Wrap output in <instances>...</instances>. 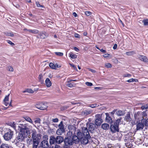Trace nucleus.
I'll return each mask as SVG.
<instances>
[{
  "label": "nucleus",
  "instance_id": "obj_1",
  "mask_svg": "<svg viewBox=\"0 0 148 148\" xmlns=\"http://www.w3.org/2000/svg\"><path fill=\"white\" fill-rule=\"evenodd\" d=\"M81 132L82 134L80 141L82 144H87L88 143V139L90 138L87 128L83 127Z\"/></svg>",
  "mask_w": 148,
  "mask_h": 148
},
{
  "label": "nucleus",
  "instance_id": "obj_2",
  "mask_svg": "<svg viewBox=\"0 0 148 148\" xmlns=\"http://www.w3.org/2000/svg\"><path fill=\"white\" fill-rule=\"evenodd\" d=\"M32 138L33 140L32 145L38 146L40 139L39 138V134H38L37 131L35 129L32 130Z\"/></svg>",
  "mask_w": 148,
  "mask_h": 148
},
{
  "label": "nucleus",
  "instance_id": "obj_3",
  "mask_svg": "<svg viewBox=\"0 0 148 148\" xmlns=\"http://www.w3.org/2000/svg\"><path fill=\"white\" fill-rule=\"evenodd\" d=\"M18 127L19 129L20 133H22L26 135H28L29 132V129L25 124H20Z\"/></svg>",
  "mask_w": 148,
  "mask_h": 148
},
{
  "label": "nucleus",
  "instance_id": "obj_4",
  "mask_svg": "<svg viewBox=\"0 0 148 148\" xmlns=\"http://www.w3.org/2000/svg\"><path fill=\"white\" fill-rule=\"evenodd\" d=\"M64 148H69V146L72 145L73 144V140L70 137L65 138L64 140Z\"/></svg>",
  "mask_w": 148,
  "mask_h": 148
},
{
  "label": "nucleus",
  "instance_id": "obj_5",
  "mask_svg": "<svg viewBox=\"0 0 148 148\" xmlns=\"http://www.w3.org/2000/svg\"><path fill=\"white\" fill-rule=\"evenodd\" d=\"M14 135L13 131L9 130L3 136L4 139L6 141H9L12 138Z\"/></svg>",
  "mask_w": 148,
  "mask_h": 148
},
{
  "label": "nucleus",
  "instance_id": "obj_6",
  "mask_svg": "<svg viewBox=\"0 0 148 148\" xmlns=\"http://www.w3.org/2000/svg\"><path fill=\"white\" fill-rule=\"evenodd\" d=\"M25 134H24L22 133H20L18 134V135L16 137L14 142L16 143H18L20 142H22L25 139V136H27Z\"/></svg>",
  "mask_w": 148,
  "mask_h": 148
},
{
  "label": "nucleus",
  "instance_id": "obj_7",
  "mask_svg": "<svg viewBox=\"0 0 148 148\" xmlns=\"http://www.w3.org/2000/svg\"><path fill=\"white\" fill-rule=\"evenodd\" d=\"M77 136L75 135L73 136L72 139L73 140V141L75 143H78L80 140L81 137V136L82 132L80 130H77Z\"/></svg>",
  "mask_w": 148,
  "mask_h": 148
},
{
  "label": "nucleus",
  "instance_id": "obj_8",
  "mask_svg": "<svg viewBox=\"0 0 148 148\" xmlns=\"http://www.w3.org/2000/svg\"><path fill=\"white\" fill-rule=\"evenodd\" d=\"M102 114H97L95 116V124L97 126H100L103 122L102 119Z\"/></svg>",
  "mask_w": 148,
  "mask_h": 148
},
{
  "label": "nucleus",
  "instance_id": "obj_9",
  "mask_svg": "<svg viewBox=\"0 0 148 148\" xmlns=\"http://www.w3.org/2000/svg\"><path fill=\"white\" fill-rule=\"evenodd\" d=\"M59 128L57 130L56 133L58 135H61L64 132V126L63 122L61 121L58 125Z\"/></svg>",
  "mask_w": 148,
  "mask_h": 148
},
{
  "label": "nucleus",
  "instance_id": "obj_10",
  "mask_svg": "<svg viewBox=\"0 0 148 148\" xmlns=\"http://www.w3.org/2000/svg\"><path fill=\"white\" fill-rule=\"evenodd\" d=\"M35 107L38 109L42 110H45L47 108V106L42 103H38L36 104Z\"/></svg>",
  "mask_w": 148,
  "mask_h": 148
},
{
  "label": "nucleus",
  "instance_id": "obj_11",
  "mask_svg": "<svg viewBox=\"0 0 148 148\" xmlns=\"http://www.w3.org/2000/svg\"><path fill=\"white\" fill-rule=\"evenodd\" d=\"M110 129L111 132L113 133H115L119 131V126L115 124H112L110 125Z\"/></svg>",
  "mask_w": 148,
  "mask_h": 148
},
{
  "label": "nucleus",
  "instance_id": "obj_12",
  "mask_svg": "<svg viewBox=\"0 0 148 148\" xmlns=\"http://www.w3.org/2000/svg\"><path fill=\"white\" fill-rule=\"evenodd\" d=\"M141 112H138L137 113H135L134 115V117L136 119L141 120L142 122L143 119H142V116L141 114Z\"/></svg>",
  "mask_w": 148,
  "mask_h": 148
},
{
  "label": "nucleus",
  "instance_id": "obj_13",
  "mask_svg": "<svg viewBox=\"0 0 148 148\" xmlns=\"http://www.w3.org/2000/svg\"><path fill=\"white\" fill-rule=\"evenodd\" d=\"M40 147L43 148H47L49 147L48 141L46 140L42 141L40 143Z\"/></svg>",
  "mask_w": 148,
  "mask_h": 148
},
{
  "label": "nucleus",
  "instance_id": "obj_14",
  "mask_svg": "<svg viewBox=\"0 0 148 148\" xmlns=\"http://www.w3.org/2000/svg\"><path fill=\"white\" fill-rule=\"evenodd\" d=\"M10 95V94L6 96L3 100L4 103L6 106H7L8 105L10 106L11 103V100L10 103H8V101L9 96Z\"/></svg>",
  "mask_w": 148,
  "mask_h": 148
},
{
  "label": "nucleus",
  "instance_id": "obj_15",
  "mask_svg": "<svg viewBox=\"0 0 148 148\" xmlns=\"http://www.w3.org/2000/svg\"><path fill=\"white\" fill-rule=\"evenodd\" d=\"M56 138V144H60L64 141V138L61 136H57Z\"/></svg>",
  "mask_w": 148,
  "mask_h": 148
},
{
  "label": "nucleus",
  "instance_id": "obj_16",
  "mask_svg": "<svg viewBox=\"0 0 148 148\" xmlns=\"http://www.w3.org/2000/svg\"><path fill=\"white\" fill-rule=\"evenodd\" d=\"M137 57L141 60L145 62H148V59L146 56L139 55Z\"/></svg>",
  "mask_w": 148,
  "mask_h": 148
},
{
  "label": "nucleus",
  "instance_id": "obj_17",
  "mask_svg": "<svg viewBox=\"0 0 148 148\" xmlns=\"http://www.w3.org/2000/svg\"><path fill=\"white\" fill-rule=\"evenodd\" d=\"M56 138L54 136H50L49 140L50 145L51 146L52 145L54 144L55 143H56Z\"/></svg>",
  "mask_w": 148,
  "mask_h": 148
},
{
  "label": "nucleus",
  "instance_id": "obj_18",
  "mask_svg": "<svg viewBox=\"0 0 148 148\" xmlns=\"http://www.w3.org/2000/svg\"><path fill=\"white\" fill-rule=\"evenodd\" d=\"M106 117V121L110 123H112V119L110 116L109 114L108 113H105Z\"/></svg>",
  "mask_w": 148,
  "mask_h": 148
},
{
  "label": "nucleus",
  "instance_id": "obj_19",
  "mask_svg": "<svg viewBox=\"0 0 148 148\" xmlns=\"http://www.w3.org/2000/svg\"><path fill=\"white\" fill-rule=\"evenodd\" d=\"M96 125L95 124L93 123H90L89 124V127H88L89 132H92L96 127Z\"/></svg>",
  "mask_w": 148,
  "mask_h": 148
},
{
  "label": "nucleus",
  "instance_id": "obj_20",
  "mask_svg": "<svg viewBox=\"0 0 148 148\" xmlns=\"http://www.w3.org/2000/svg\"><path fill=\"white\" fill-rule=\"evenodd\" d=\"M47 36V34L46 32H40L39 33L38 37L40 38H45Z\"/></svg>",
  "mask_w": 148,
  "mask_h": 148
},
{
  "label": "nucleus",
  "instance_id": "obj_21",
  "mask_svg": "<svg viewBox=\"0 0 148 148\" xmlns=\"http://www.w3.org/2000/svg\"><path fill=\"white\" fill-rule=\"evenodd\" d=\"M144 127L143 124L142 122H139L136 125V130H142Z\"/></svg>",
  "mask_w": 148,
  "mask_h": 148
},
{
  "label": "nucleus",
  "instance_id": "obj_22",
  "mask_svg": "<svg viewBox=\"0 0 148 148\" xmlns=\"http://www.w3.org/2000/svg\"><path fill=\"white\" fill-rule=\"evenodd\" d=\"M124 120L127 122L131 121L132 119L130 117V114L129 112H128L124 117Z\"/></svg>",
  "mask_w": 148,
  "mask_h": 148
},
{
  "label": "nucleus",
  "instance_id": "obj_23",
  "mask_svg": "<svg viewBox=\"0 0 148 148\" xmlns=\"http://www.w3.org/2000/svg\"><path fill=\"white\" fill-rule=\"evenodd\" d=\"M139 22L140 23H142L144 26L148 25V19L146 18L139 21Z\"/></svg>",
  "mask_w": 148,
  "mask_h": 148
},
{
  "label": "nucleus",
  "instance_id": "obj_24",
  "mask_svg": "<svg viewBox=\"0 0 148 148\" xmlns=\"http://www.w3.org/2000/svg\"><path fill=\"white\" fill-rule=\"evenodd\" d=\"M45 83L47 87H49L51 85V82L49 78H46L45 81Z\"/></svg>",
  "mask_w": 148,
  "mask_h": 148
},
{
  "label": "nucleus",
  "instance_id": "obj_25",
  "mask_svg": "<svg viewBox=\"0 0 148 148\" xmlns=\"http://www.w3.org/2000/svg\"><path fill=\"white\" fill-rule=\"evenodd\" d=\"M116 114L118 116H121L124 115L125 112L124 111L119 110L116 112Z\"/></svg>",
  "mask_w": 148,
  "mask_h": 148
},
{
  "label": "nucleus",
  "instance_id": "obj_26",
  "mask_svg": "<svg viewBox=\"0 0 148 148\" xmlns=\"http://www.w3.org/2000/svg\"><path fill=\"white\" fill-rule=\"evenodd\" d=\"M23 118L27 121L29 122L30 123H32L34 126L36 127L35 125L33 123V122L29 116H25L23 117Z\"/></svg>",
  "mask_w": 148,
  "mask_h": 148
},
{
  "label": "nucleus",
  "instance_id": "obj_27",
  "mask_svg": "<svg viewBox=\"0 0 148 148\" xmlns=\"http://www.w3.org/2000/svg\"><path fill=\"white\" fill-rule=\"evenodd\" d=\"M101 127L103 129L106 130L109 128V125L107 123H104L102 125Z\"/></svg>",
  "mask_w": 148,
  "mask_h": 148
},
{
  "label": "nucleus",
  "instance_id": "obj_28",
  "mask_svg": "<svg viewBox=\"0 0 148 148\" xmlns=\"http://www.w3.org/2000/svg\"><path fill=\"white\" fill-rule=\"evenodd\" d=\"M27 31L28 32L34 34H37L38 33V31L37 29H30L27 30Z\"/></svg>",
  "mask_w": 148,
  "mask_h": 148
},
{
  "label": "nucleus",
  "instance_id": "obj_29",
  "mask_svg": "<svg viewBox=\"0 0 148 148\" xmlns=\"http://www.w3.org/2000/svg\"><path fill=\"white\" fill-rule=\"evenodd\" d=\"M38 79L39 82L43 84L44 83V80L42 78V74L39 75L38 77Z\"/></svg>",
  "mask_w": 148,
  "mask_h": 148
},
{
  "label": "nucleus",
  "instance_id": "obj_30",
  "mask_svg": "<svg viewBox=\"0 0 148 148\" xmlns=\"http://www.w3.org/2000/svg\"><path fill=\"white\" fill-rule=\"evenodd\" d=\"M4 34L7 36H13L14 35L12 32H7L4 33Z\"/></svg>",
  "mask_w": 148,
  "mask_h": 148
},
{
  "label": "nucleus",
  "instance_id": "obj_31",
  "mask_svg": "<svg viewBox=\"0 0 148 148\" xmlns=\"http://www.w3.org/2000/svg\"><path fill=\"white\" fill-rule=\"evenodd\" d=\"M88 107H90L92 108H94L98 107L99 105H97V103H94L93 104H90L88 105Z\"/></svg>",
  "mask_w": 148,
  "mask_h": 148
},
{
  "label": "nucleus",
  "instance_id": "obj_32",
  "mask_svg": "<svg viewBox=\"0 0 148 148\" xmlns=\"http://www.w3.org/2000/svg\"><path fill=\"white\" fill-rule=\"evenodd\" d=\"M84 114L86 115H87L91 113L92 111L89 110H86L84 111Z\"/></svg>",
  "mask_w": 148,
  "mask_h": 148
},
{
  "label": "nucleus",
  "instance_id": "obj_33",
  "mask_svg": "<svg viewBox=\"0 0 148 148\" xmlns=\"http://www.w3.org/2000/svg\"><path fill=\"white\" fill-rule=\"evenodd\" d=\"M0 148H9V146L8 144L3 143L1 145Z\"/></svg>",
  "mask_w": 148,
  "mask_h": 148
},
{
  "label": "nucleus",
  "instance_id": "obj_34",
  "mask_svg": "<svg viewBox=\"0 0 148 148\" xmlns=\"http://www.w3.org/2000/svg\"><path fill=\"white\" fill-rule=\"evenodd\" d=\"M121 118L120 119H116V121L114 123V124L119 126V123L121 122Z\"/></svg>",
  "mask_w": 148,
  "mask_h": 148
},
{
  "label": "nucleus",
  "instance_id": "obj_35",
  "mask_svg": "<svg viewBox=\"0 0 148 148\" xmlns=\"http://www.w3.org/2000/svg\"><path fill=\"white\" fill-rule=\"evenodd\" d=\"M25 92L33 93H34V91L31 89H27L23 91V93H25Z\"/></svg>",
  "mask_w": 148,
  "mask_h": 148
},
{
  "label": "nucleus",
  "instance_id": "obj_36",
  "mask_svg": "<svg viewBox=\"0 0 148 148\" xmlns=\"http://www.w3.org/2000/svg\"><path fill=\"white\" fill-rule=\"evenodd\" d=\"M70 56L71 58L73 59L76 58L77 57V55L73 53H71L70 54Z\"/></svg>",
  "mask_w": 148,
  "mask_h": 148
},
{
  "label": "nucleus",
  "instance_id": "obj_37",
  "mask_svg": "<svg viewBox=\"0 0 148 148\" xmlns=\"http://www.w3.org/2000/svg\"><path fill=\"white\" fill-rule=\"evenodd\" d=\"M141 114L142 115V119H143V120L144 119V117L147 118V114L146 112H141Z\"/></svg>",
  "mask_w": 148,
  "mask_h": 148
},
{
  "label": "nucleus",
  "instance_id": "obj_38",
  "mask_svg": "<svg viewBox=\"0 0 148 148\" xmlns=\"http://www.w3.org/2000/svg\"><path fill=\"white\" fill-rule=\"evenodd\" d=\"M142 110L147 109L148 108V104L142 106L141 107Z\"/></svg>",
  "mask_w": 148,
  "mask_h": 148
},
{
  "label": "nucleus",
  "instance_id": "obj_39",
  "mask_svg": "<svg viewBox=\"0 0 148 148\" xmlns=\"http://www.w3.org/2000/svg\"><path fill=\"white\" fill-rule=\"evenodd\" d=\"M49 66L50 67L53 69H56V67L54 66V64L53 63L51 62L49 64Z\"/></svg>",
  "mask_w": 148,
  "mask_h": 148
},
{
  "label": "nucleus",
  "instance_id": "obj_40",
  "mask_svg": "<svg viewBox=\"0 0 148 148\" xmlns=\"http://www.w3.org/2000/svg\"><path fill=\"white\" fill-rule=\"evenodd\" d=\"M7 70L9 71L13 72L14 71V69L11 66H8L7 68Z\"/></svg>",
  "mask_w": 148,
  "mask_h": 148
},
{
  "label": "nucleus",
  "instance_id": "obj_41",
  "mask_svg": "<svg viewBox=\"0 0 148 148\" xmlns=\"http://www.w3.org/2000/svg\"><path fill=\"white\" fill-rule=\"evenodd\" d=\"M123 76L124 77H131L132 76L131 75L128 74V73H125L123 75Z\"/></svg>",
  "mask_w": 148,
  "mask_h": 148
},
{
  "label": "nucleus",
  "instance_id": "obj_42",
  "mask_svg": "<svg viewBox=\"0 0 148 148\" xmlns=\"http://www.w3.org/2000/svg\"><path fill=\"white\" fill-rule=\"evenodd\" d=\"M32 140V139H27V143L28 145H29L31 144V143Z\"/></svg>",
  "mask_w": 148,
  "mask_h": 148
},
{
  "label": "nucleus",
  "instance_id": "obj_43",
  "mask_svg": "<svg viewBox=\"0 0 148 148\" xmlns=\"http://www.w3.org/2000/svg\"><path fill=\"white\" fill-rule=\"evenodd\" d=\"M36 4L37 5V6L38 7H41V8H43L44 6L43 5H40L39 3V2H36Z\"/></svg>",
  "mask_w": 148,
  "mask_h": 148
},
{
  "label": "nucleus",
  "instance_id": "obj_44",
  "mask_svg": "<svg viewBox=\"0 0 148 148\" xmlns=\"http://www.w3.org/2000/svg\"><path fill=\"white\" fill-rule=\"evenodd\" d=\"M55 54L56 55L59 56H63V54L62 53L60 52H56L55 53Z\"/></svg>",
  "mask_w": 148,
  "mask_h": 148
},
{
  "label": "nucleus",
  "instance_id": "obj_45",
  "mask_svg": "<svg viewBox=\"0 0 148 148\" xmlns=\"http://www.w3.org/2000/svg\"><path fill=\"white\" fill-rule=\"evenodd\" d=\"M69 106H66L62 107L61 108V110H66L69 107Z\"/></svg>",
  "mask_w": 148,
  "mask_h": 148
},
{
  "label": "nucleus",
  "instance_id": "obj_46",
  "mask_svg": "<svg viewBox=\"0 0 148 148\" xmlns=\"http://www.w3.org/2000/svg\"><path fill=\"white\" fill-rule=\"evenodd\" d=\"M85 84L88 86H92L93 84L92 83L88 82H86L85 83Z\"/></svg>",
  "mask_w": 148,
  "mask_h": 148
},
{
  "label": "nucleus",
  "instance_id": "obj_47",
  "mask_svg": "<svg viewBox=\"0 0 148 148\" xmlns=\"http://www.w3.org/2000/svg\"><path fill=\"white\" fill-rule=\"evenodd\" d=\"M52 121L53 122L57 123L58 121L59 120L58 118H56L55 119H52Z\"/></svg>",
  "mask_w": 148,
  "mask_h": 148
},
{
  "label": "nucleus",
  "instance_id": "obj_48",
  "mask_svg": "<svg viewBox=\"0 0 148 148\" xmlns=\"http://www.w3.org/2000/svg\"><path fill=\"white\" fill-rule=\"evenodd\" d=\"M85 13L87 16H88L90 15L91 13L90 11H87L85 12Z\"/></svg>",
  "mask_w": 148,
  "mask_h": 148
},
{
  "label": "nucleus",
  "instance_id": "obj_49",
  "mask_svg": "<svg viewBox=\"0 0 148 148\" xmlns=\"http://www.w3.org/2000/svg\"><path fill=\"white\" fill-rule=\"evenodd\" d=\"M70 65L73 67V69L77 71V69L75 66V65L73 64H69Z\"/></svg>",
  "mask_w": 148,
  "mask_h": 148
},
{
  "label": "nucleus",
  "instance_id": "obj_50",
  "mask_svg": "<svg viewBox=\"0 0 148 148\" xmlns=\"http://www.w3.org/2000/svg\"><path fill=\"white\" fill-rule=\"evenodd\" d=\"M105 66L108 68H109L112 67V65L108 63L106 64L105 65Z\"/></svg>",
  "mask_w": 148,
  "mask_h": 148
},
{
  "label": "nucleus",
  "instance_id": "obj_51",
  "mask_svg": "<svg viewBox=\"0 0 148 148\" xmlns=\"http://www.w3.org/2000/svg\"><path fill=\"white\" fill-rule=\"evenodd\" d=\"M7 42L10 45H11L12 46H13L14 45V44L11 41L9 40H7Z\"/></svg>",
  "mask_w": 148,
  "mask_h": 148
},
{
  "label": "nucleus",
  "instance_id": "obj_52",
  "mask_svg": "<svg viewBox=\"0 0 148 148\" xmlns=\"http://www.w3.org/2000/svg\"><path fill=\"white\" fill-rule=\"evenodd\" d=\"M40 119L39 118L38 119L36 120L34 122L36 123H40Z\"/></svg>",
  "mask_w": 148,
  "mask_h": 148
},
{
  "label": "nucleus",
  "instance_id": "obj_53",
  "mask_svg": "<svg viewBox=\"0 0 148 148\" xmlns=\"http://www.w3.org/2000/svg\"><path fill=\"white\" fill-rule=\"evenodd\" d=\"M145 125L148 127V118L145 121Z\"/></svg>",
  "mask_w": 148,
  "mask_h": 148
},
{
  "label": "nucleus",
  "instance_id": "obj_54",
  "mask_svg": "<svg viewBox=\"0 0 148 148\" xmlns=\"http://www.w3.org/2000/svg\"><path fill=\"white\" fill-rule=\"evenodd\" d=\"M66 86L69 87L71 88L73 86V85L71 83H68L66 84Z\"/></svg>",
  "mask_w": 148,
  "mask_h": 148
},
{
  "label": "nucleus",
  "instance_id": "obj_55",
  "mask_svg": "<svg viewBox=\"0 0 148 148\" xmlns=\"http://www.w3.org/2000/svg\"><path fill=\"white\" fill-rule=\"evenodd\" d=\"M43 123L44 125H47V126L48 127H49V122H46V121L43 122Z\"/></svg>",
  "mask_w": 148,
  "mask_h": 148
},
{
  "label": "nucleus",
  "instance_id": "obj_56",
  "mask_svg": "<svg viewBox=\"0 0 148 148\" xmlns=\"http://www.w3.org/2000/svg\"><path fill=\"white\" fill-rule=\"evenodd\" d=\"M128 136L127 135L125 136V139H124L125 142H126V141H129V138Z\"/></svg>",
  "mask_w": 148,
  "mask_h": 148
},
{
  "label": "nucleus",
  "instance_id": "obj_57",
  "mask_svg": "<svg viewBox=\"0 0 148 148\" xmlns=\"http://www.w3.org/2000/svg\"><path fill=\"white\" fill-rule=\"evenodd\" d=\"M80 36L78 34H75V37L76 38H79Z\"/></svg>",
  "mask_w": 148,
  "mask_h": 148
},
{
  "label": "nucleus",
  "instance_id": "obj_58",
  "mask_svg": "<svg viewBox=\"0 0 148 148\" xmlns=\"http://www.w3.org/2000/svg\"><path fill=\"white\" fill-rule=\"evenodd\" d=\"M132 52H127L126 53V54L128 56H131L132 54Z\"/></svg>",
  "mask_w": 148,
  "mask_h": 148
},
{
  "label": "nucleus",
  "instance_id": "obj_59",
  "mask_svg": "<svg viewBox=\"0 0 148 148\" xmlns=\"http://www.w3.org/2000/svg\"><path fill=\"white\" fill-rule=\"evenodd\" d=\"M107 146L108 148H114V147L112 146V144H108Z\"/></svg>",
  "mask_w": 148,
  "mask_h": 148
},
{
  "label": "nucleus",
  "instance_id": "obj_60",
  "mask_svg": "<svg viewBox=\"0 0 148 148\" xmlns=\"http://www.w3.org/2000/svg\"><path fill=\"white\" fill-rule=\"evenodd\" d=\"M54 66H55V67H56V69L57 68H60L61 67V66L60 65H58L57 64H55Z\"/></svg>",
  "mask_w": 148,
  "mask_h": 148
},
{
  "label": "nucleus",
  "instance_id": "obj_61",
  "mask_svg": "<svg viewBox=\"0 0 148 148\" xmlns=\"http://www.w3.org/2000/svg\"><path fill=\"white\" fill-rule=\"evenodd\" d=\"M11 127H12L14 129H15L16 126L13 123H12L11 125Z\"/></svg>",
  "mask_w": 148,
  "mask_h": 148
},
{
  "label": "nucleus",
  "instance_id": "obj_62",
  "mask_svg": "<svg viewBox=\"0 0 148 148\" xmlns=\"http://www.w3.org/2000/svg\"><path fill=\"white\" fill-rule=\"evenodd\" d=\"M127 82H133V78H131L129 80L127 81Z\"/></svg>",
  "mask_w": 148,
  "mask_h": 148
},
{
  "label": "nucleus",
  "instance_id": "obj_63",
  "mask_svg": "<svg viewBox=\"0 0 148 148\" xmlns=\"http://www.w3.org/2000/svg\"><path fill=\"white\" fill-rule=\"evenodd\" d=\"M117 47V45L116 44H115L114 45V46L113 47V48L114 49H116Z\"/></svg>",
  "mask_w": 148,
  "mask_h": 148
},
{
  "label": "nucleus",
  "instance_id": "obj_64",
  "mask_svg": "<svg viewBox=\"0 0 148 148\" xmlns=\"http://www.w3.org/2000/svg\"><path fill=\"white\" fill-rule=\"evenodd\" d=\"M54 148H62V147L59 145H56L55 146Z\"/></svg>",
  "mask_w": 148,
  "mask_h": 148
}]
</instances>
